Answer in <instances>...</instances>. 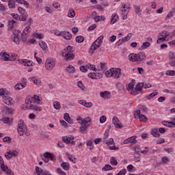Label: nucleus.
<instances>
[{
    "label": "nucleus",
    "mask_w": 175,
    "mask_h": 175,
    "mask_svg": "<svg viewBox=\"0 0 175 175\" xmlns=\"http://www.w3.org/2000/svg\"><path fill=\"white\" fill-rule=\"evenodd\" d=\"M46 154H48L49 159H51V161H53V162L55 161V156L53 155L51 153L49 152H46Z\"/></svg>",
    "instance_id": "obj_47"
},
{
    "label": "nucleus",
    "mask_w": 175,
    "mask_h": 175,
    "mask_svg": "<svg viewBox=\"0 0 175 175\" xmlns=\"http://www.w3.org/2000/svg\"><path fill=\"white\" fill-rule=\"evenodd\" d=\"M114 168L111 167V165L109 164H106L103 168L102 170H105V172H107L108 170H113Z\"/></svg>",
    "instance_id": "obj_38"
},
{
    "label": "nucleus",
    "mask_w": 175,
    "mask_h": 175,
    "mask_svg": "<svg viewBox=\"0 0 175 175\" xmlns=\"http://www.w3.org/2000/svg\"><path fill=\"white\" fill-rule=\"evenodd\" d=\"M75 51V49H73V46L68 45L66 49H64V50L62 53V57H65V55H68V54H72Z\"/></svg>",
    "instance_id": "obj_10"
},
{
    "label": "nucleus",
    "mask_w": 175,
    "mask_h": 175,
    "mask_svg": "<svg viewBox=\"0 0 175 175\" xmlns=\"http://www.w3.org/2000/svg\"><path fill=\"white\" fill-rule=\"evenodd\" d=\"M29 32H31V27L30 26H27L23 31V33H25V35H28V33H29Z\"/></svg>",
    "instance_id": "obj_50"
},
{
    "label": "nucleus",
    "mask_w": 175,
    "mask_h": 175,
    "mask_svg": "<svg viewBox=\"0 0 175 175\" xmlns=\"http://www.w3.org/2000/svg\"><path fill=\"white\" fill-rule=\"evenodd\" d=\"M175 13V11L174 10H172V11H170L166 16L165 17V20H169V18H172V17H173V15Z\"/></svg>",
    "instance_id": "obj_49"
},
{
    "label": "nucleus",
    "mask_w": 175,
    "mask_h": 175,
    "mask_svg": "<svg viewBox=\"0 0 175 175\" xmlns=\"http://www.w3.org/2000/svg\"><path fill=\"white\" fill-rule=\"evenodd\" d=\"M142 88H143L142 86V83H138L136 85L135 88H134V91H133L134 95H137V94H139V91H142Z\"/></svg>",
    "instance_id": "obj_21"
},
{
    "label": "nucleus",
    "mask_w": 175,
    "mask_h": 175,
    "mask_svg": "<svg viewBox=\"0 0 175 175\" xmlns=\"http://www.w3.org/2000/svg\"><path fill=\"white\" fill-rule=\"evenodd\" d=\"M29 81H33L36 85H39L40 83H42V81H40V79L38 77H32L29 78Z\"/></svg>",
    "instance_id": "obj_17"
},
{
    "label": "nucleus",
    "mask_w": 175,
    "mask_h": 175,
    "mask_svg": "<svg viewBox=\"0 0 175 175\" xmlns=\"http://www.w3.org/2000/svg\"><path fill=\"white\" fill-rule=\"evenodd\" d=\"M169 35H170V32L167 31H163L159 34V36H160L161 38H164V39L166 40V38H167V36H169Z\"/></svg>",
    "instance_id": "obj_24"
},
{
    "label": "nucleus",
    "mask_w": 175,
    "mask_h": 175,
    "mask_svg": "<svg viewBox=\"0 0 175 175\" xmlns=\"http://www.w3.org/2000/svg\"><path fill=\"white\" fill-rule=\"evenodd\" d=\"M139 121H142L143 122H147V120H148L146 116L141 114V116L139 118Z\"/></svg>",
    "instance_id": "obj_56"
},
{
    "label": "nucleus",
    "mask_w": 175,
    "mask_h": 175,
    "mask_svg": "<svg viewBox=\"0 0 175 175\" xmlns=\"http://www.w3.org/2000/svg\"><path fill=\"white\" fill-rule=\"evenodd\" d=\"M140 116H142V113L140 112V110H137L134 113V118L139 119L140 118Z\"/></svg>",
    "instance_id": "obj_58"
},
{
    "label": "nucleus",
    "mask_w": 175,
    "mask_h": 175,
    "mask_svg": "<svg viewBox=\"0 0 175 175\" xmlns=\"http://www.w3.org/2000/svg\"><path fill=\"white\" fill-rule=\"evenodd\" d=\"M0 166L1 170H3L4 173H6L7 175H14V173L12 172V170L9 169L8 165H5V162L3 161V159L1 156H0Z\"/></svg>",
    "instance_id": "obj_5"
},
{
    "label": "nucleus",
    "mask_w": 175,
    "mask_h": 175,
    "mask_svg": "<svg viewBox=\"0 0 175 175\" xmlns=\"http://www.w3.org/2000/svg\"><path fill=\"white\" fill-rule=\"evenodd\" d=\"M150 46H151V44L149 42H144L142 45L139 47V50H145V49L150 47Z\"/></svg>",
    "instance_id": "obj_29"
},
{
    "label": "nucleus",
    "mask_w": 175,
    "mask_h": 175,
    "mask_svg": "<svg viewBox=\"0 0 175 175\" xmlns=\"http://www.w3.org/2000/svg\"><path fill=\"white\" fill-rule=\"evenodd\" d=\"M86 145L90 146V150H92L94 148V142L91 140L88 141Z\"/></svg>",
    "instance_id": "obj_62"
},
{
    "label": "nucleus",
    "mask_w": 175,
    "mask_h": 175,
    "mask_svg": "<svg viewBox=\"0 0 175 175\" xmlns=\"http://www.w3.org/2000/svg\"><path fill=\"white\" fill-rule=\"evenodd\" d=\"M8 7L10 9H14L16 8V1L14 0H8Z\"/></svg>",
    "instance_id": "obj_30"
},
{
    "label": "nucleus",
    "mask_w": 175,
    "mask_h": 175,
    "mask_svg": "<svg viewBox=\"0 0 175 175\" xmlns=\"http://www.w3.org/2000/svg\"><path fill=\"white\" fill-rule=\"evenodd\" d=\"M55 67V59L48 58L45 62V68L46 70H53Z\"/></svg>",
    "instance_id": "obj_6"
},
{
    "label": "nucleus",
    "mask_w": 175,
    "mask_h": 175,
    "mask_svg": "<svg viewBox=\"0 0 175 175\" xmlns=\"http://www.w3.org/2000/svg\"><path fill=\"white\" fill-rule=\"evenodd\" d=\"M161 124L164 126H167L168 128H174V126H175V123L173 122L163 121Z\"/></svg>",
    "instance_id": "obj_22"
},
{
    "label": "nucleus",
    "mask_w": 175,
    "mask_h": 175,
    "mask_svg": "<svg viewBox=\"0 0 175 175\" xmlns=\"http://www.w3.org/2000/svg\"><path fill=\"white\" fill-rule=\"evenodd\" d=\"M39 46L40 47H41V49L42 50H47V44H46V42H44V41L43 40H41L40 42H39Z\"/></svg>",
    "instance_id": "obj_33"
},
{
    "label": "nucleus",
    "mask_w": 175,
    "mask_h": 175,
    "mask_svg": "<svg viewBox=\"0 0 175 175\" xmlns=\"http://www.w3.org/2000/svg\"><path fill=\"white\" fill-rule=\"evenodd\" d=\"M67 155H68V158L69 161H70L73 163H76V161H77L76 157H75L69 154H67Z\"/></svg>",
    "instance_id": "obj_53"
},
{
    "label": "nucleus",
    "mask_w": 175,
    "mask_h": 175,
    "mask_svg": "<svg viewBox=\"0 0 175 175\" xmlns=\"http://www.w3.org/2000/svg\"><path fill=\"white\" fill-rule=\"evenodd\" d=\"M0 60L4 61L5 62H8L10 61V55L6 52H1L0 53Z\"/></svg>",
    "instance_id": "obj_11"
},
{
    "label": "nucleus",
    "mask_w": 175,
    "mask_h": 175,
    "mask_svg": "<svg viewBox=\"0 0 175 175\" xmlns=\"http://www.w3.org/2000/svg\"><path fill=\"white\" fill-rule=\"evenodd\" d=\"M64 118L65 121L68 122V124H73V120H70V116H69V113H64Z\"/></svg>",
    "instance_id": "obj_26"
},
{
    "label": "nucleus",
    "mask_w": 175,
    "mask_h": 175,
    "mask_svg": "<svg viewBox=\"0 0 175 175\" xmlns=\"http://www.w3.org/2000/svg\"><path fill=\"white\" fill-rule=\"evenodd\" d=\"M18 12H19V13L21 14L22 15L27 14V12H25V10H24L21 7L18 8Z\"/></svg>",
    "instance_id": "obj_63"
},
{
    "label": "nucleus",
    "mask_w": 175,
    "mask_h": 175,
    "mask_svg": "<svg viewBox=\"0 0 175 175\" xmlns=\"http://www.w3.org/2000/svg\"><path fill=\"white\" fill-rule=\"evenodd\" d=\"M101 44L102 43L95 40L90 47V51H89L90 54H94V51H95V50H98V49L100 47Z\"/></svg>",
    "instance_id": "obj_9"
},
{
    "label": "nucleus",
    "mask_w": 175,
    "mask_h": 175,
    "mask_svg": "<svg viewBox=\"0 0 175 175\" xmlns=\"http://www.w3.org/2000/svg\"><path fill=\"white\" fill-rule=\"evenodd\" d=\"M54 109L56 110H61V103L59 101H55L53 103Z\"/></svg>",
    "instance_id": "obj_31"
},
{
    "label": "nucleus",
    "mask_w": 175,
    "mask_h": 175,
    "mask_svg": "<svg viewBox=\"0 0 175 175\" xmlns=\"http://www.w3.org/2000/svg\"><path fill=\"white\" fill-rule=\"evenodd\" d=\"M61 167L64 170H69L70 169V165H69V163H66V162H63L61 164Z\"/></svg>",
    "instance_id": "obj_28"
},
{
    "label": "nucleus",
    "mask_w": 175,
    "mask_h": 175,
    "mask_svg": "<svg viewBox=\"0 0 175 175\" xmlns=\"http://www.w3.org/2000/svg\"><path fill=\"white\" fill-rule=\"evenodd\" d=\"M100 20L104 21V20H106V18L105 16H96L94 17L95 23H98V21H100Z\"/></svg>",
    "instance_id": "obj_37"
},
{
    "label": "nucleus",
    "mask_w": 175,
    "mask_h": 175,
    "mask_svg": "<svg viewBox=\"0 0 175 175\" xmlns=\"http://www.w3.org/2000/svg\"><path fill=\"white\" fill-rule=\"evenodd\" d=\"M10 92L5 90L4 89H0V96H3V102L8 105V106H12L13 103H14V101L13 100V98L10 96Z\"/></svg>",
    "instance_id": "obj_2"
},
{
    "label": "nucleus",
    "mask_w": 175,
    "mask_h": 175,
    "mask_svg": "<svg viewBox=\"0 0 175 175\" xmlns=\"http://www.w3.org/2000/svg\"><path fill=\"white\" fill-rule=\"evenodd\" d=\"M100 69H98L99 71L102 70L103 72H105L106 70V64L105 63H100Z\"/></svg>",
    "instance_id": "obj_54"
},
{
    "label": "nucleus",
    "mask_w": 175,
    "mask_h": 175,
    "mask_svg": "<svg viewBox=\"0 0 175 175\" xmlns=\"http://www.w3.org/2000/svg\"><path fill=\"white\" fill-rule=\"evenodd\" d=\"M36 171L37 175H51V174H50V172L45 170H42L38 166L36 167Z\"/></svg>",
    "instance_id": "obj_13"
},
{
    "label": "nucleus",
    "mask_w": 175,
    "mask_h": 175,
    "mask_svg": "<svg viewBox=\"0 0 175 175\" xmlns=\"http://www.w3.org/2000/svg\"><path fill=\"white\" fill-rule=\"evenodd\" d=\"M19 155L18 151L17 150H9L5 154V157L6 159H12L13 157L14 158L17 157Z\"/></svg>",
    "instance_id": "obj_7"
},
{
    "label": "nucleus",
    "mask_w": 175,
    "mask_h": 175,
    "mask_svg": "<svg viewBox=\"0 0 175 175\" xmlns=\"http://www.w3.org/2000/svg\"><path fill=\"white\" fill-rule=\"evenodd\" d=\"M100 96L103 98V99H109L110 97V92L109 91L100 92Z\"/></svg>",
    "instance_id": "obj_19"
},
{
    "label": "nucleus",
    "mask_w": 175,
    "mask_h": 175,
    "mask_svg": "<svg viewBox=\"0 0 175 175\" xmlns=\"http://www.w3.org/2000/svg\"><path fill=\"white\" fill-rule=\"evenodd\" d=\"M113 68H110L109 70L105 72V75L107 77H112Z\"/></svg>",
    "instance_id": "obj_48"
},
{
    "label": "nucleus",
    "mask_w": 175,
    "mask_h": 175,
    "mask_svg": "<svg viewBox=\"0 0 175 175\" xmlns=\"http://www.w3.org/2000/svg\"><path fill=\"white\" fill-rule=\"evenodd\" d=\"M35 65V63L31 60H26L25 64H24V66H33Z\"/></svg>",
    "instance_id": "obj_52"
},
{
    "label": "nucleus",
    "mask_w": 175,
    "mask_h": 175,
    "mask_svg": "<svg viewBox=\"0 0 175 175\" xmlns=\"http://www.w3.org/2000/svg\"><path fill=\"white\" fill-rule=\"evenodd\" d=\"M103 143H105V144H107V146H109L110 144H113V143H114V139L113 138L104 139Z\"/></svg>",
    "instance_id": "obj_39"
},
{
    "label": "nucleus",
    "mask_w": 175,
    "mask_h": 175,
    "mask_svg": "<svg viewBox=\"0 0 175 175\" xmlns=\"http://www.w3.org/2000/svg\"><path fill=\"white\" fill-rule=\"evenodd\" d=\"M77 120V121H79V124H83L85 125H88V123L91 122V118L90 117L85 118L84 119L83 118L79 117V118Z\"/></svg>",
    "instance_id": "obj_14"
},
{
    "label": "nucleus",
    "mask_w": 175,
    "mask_h": 175,
    "mask_svg": "<svg viewBox=\"0 0 175 175\" xmlns=\"http://www.w3.org/2000/svg\"><path fill=\"white\" fill-rule=\"evenodd\" d=\"M134 9H135V12L136 13V14H138V16H140V13H142V10L140 9V6L137 5H134L133 6Z\"/></svg>",
    "instance_id": "obj_32"
},
{
    "label": "nucleus",
    "mask_w": 175,
    "mask_h": 175,
    "mask_svg": "<svg viewBox=\"0 0 175 175\" xmlns=\"http://www.w3.org/2000/svg\"><path fill=\"white\" fill-rule=\"evenodd\" d=\"M110 164L113 166H117L118 165V162L117 161V159L116 157H112L110 159Z\"/></svg>",
    "instance_id": "obj_34"
},
{
    "label": "nucleus",
    "mask_w": 175,
    "mask_h": 175,
    "mask_svg": "<svg viewBox=\"0 0 175 175\" xmlns=\"http://www.w3.org/2000/svg\"><path fill=\"white\" fill-rule=\"evenodd\" d=\"M129 59L131 62H140L143 59H146V53L144 52H140L139 53H131L128 56Z\"/></svg>",
    "instance_id": "obj_3"
},
{
    "label": "nucleus",
    "mask_w": 175,
    "mask_h": 175,
    "mask_svg": "<svg viewBox=\"0 0 175 175\" xmlns=\"http://www.w3.org/2000/svg\"><path fill=\"white\" fill-rule=\"evenodd\" d=\"M17 131L20 136H23L24 134L27 136H29V133L27 131V125L24 124V120H23L18 121Z\"/></svg>",
    "instance_id": "obj_4"
},
{
    "label": "nucleus",
    "mask_w": 175,
    "mask_h": 175,
    "mask_svg": "<svg viewBox=\"0 0 175 175\" xmlns=\"http://www.w3.org/2000/svg\"><path fill=\"white\" fill-rule=\"evenodd\" d=\"M42 100V97L40 96L34 95L33 97L27 98V105L29 106V109L31 110H35V111L39 112L42 111V107L39 106H36L35 105H42L40 103Z\"/></svg>",
    "instance_id": "obj_1"
},
{
    "label": "nucleus",
    "mask_w": 175,
    "mask_h": 175,
    "mask_svg": "<svg viewBox=\"0 0 175 175\" xmlns=\"http://www.w3.org/2000/svg\"><path fill=\"white\" fill-rule=\"evenodd\" d=\"M5 114H13V109L5 107Z\"/></svg>",
    "instance_id": "obj_59"
},
{
    "label": "nucleus",
    "mask_w": 175,
    "mask_h": 175,
    "mask_svg": "<svg viewBox=\"0 0 175 175\" xmlns=\"http://www.w3.org/2000/svg\"><path fill=\"white\" fill-rule=\"evenodd\" d=\"M112 77L114 79H120V76H121V70L120 68H112Z\"/></svg>",
    "instance_id": "obj_12"
},
{
    "label": "nucleus",
    "mask_w": 175,
    "mask_h": 175,
    "mask_svg": "<svg viewBox=\"0 0 175 175\" xmlns=\"http://www.w3.org/2000/svg\"><path fill=\"white\" fill-rule=\"evenodd\" d=\"M117 20H118V15L116 14L111 18L110 24H116V23H117Z\"/></svg>",
    "instance_id": "obj_42"
},
{
    "label": "nucleus",
    "mask_w": 175,
    "mask_h": 175,
    "mask_svg": "<svg viewBox=\"0 0 175 175\" xmlns=\"http://www.w3.org/2000/svg\"><path fill=\"white\" fill-rule=\"evenodd\" d=\"M66 70L68 73H75V67L72 65H69L66 68Z\"/></svg>",
    "instance_id": "obj_35"
},
{
    "label": "nucleus",
    "mask_w": 175,
    "mask_h": 175,
    "mask_svg": "<svg viewBox=\"0 0 175 175\" xmlns=\"http://www.w3.org/2000/svg\"><path fill=\"white\" fill-rule=\"evenodd\" d=\"M112 122L116 128H124V126L121 124V122H120V120H118V118L117 117H113Z\"/></svg>",
    "instance_id": "obj_16"
},
{
    "label": "nucleus",
    "mask_w": 175,
    "mask_h": 175,
    "mask_svg": "<svg viewBox=\"0 0 175 175\" xmlns=\"http://www.w3.org/2000/svg\"><path fill=\"white\" fill-rule=\"evenodd\" d=\"M129 143H131L132 144H136V143H137V140H136V136L129 137L127 139L124 141V144H129Z\"/></svg>",
    "instance_id": "obj_15"
},
{
    "label": "nucleus",
    "mask_w": 175,
    "mask_h": 175,
    "mask_svg": "<svg viewBox=\"0 0 175 175\" xmlns=\"http://www.w3.org/2000/svg\"><path fill=\"white\" fill-rule=\"evenodd\" d=\"M76 16V13L75 12V10H73L72 8H71L69 12H68V17H75Z\"/></svg>",
    "instance_id": "obj_45"
},
{
    "label": "nucleus",
    "mask_w": 175,
    "mask_h": 175,
    "mask_svg": "<svg viewBox=\"0 0 175 175\" xmlns=\"http://www.w3.org/2000/svg\"><path fill=\"white\" fill-rule=\"evenodd\" d=\"M75 137L72 135L62 137V140L66 144L70 143L72 146H76V142L73 141Z\"/></svg>",
    "instance_id": "obj_8"
},
{
    "label": "nucleus",
    "mask_w": 175,
    "mask_h": 175,
    "mask_svg": "<svg viewBox=\"0 0 175 175\" xmlns=\"http://www.w3.org/2000/svg\"><path fill=\"white\" fill-rule=\"evenodd\" d=\"M36 54H38V53L35 52L34 53V58L36 59V60L37 61V62L40 64L42 65L43 64V62L42 61V59L40 57H38L36 56Z\"/></svg>",
    "instance_id": "obj_44"
},
{
    "label": "nucleus",
    "mask_w": 175,
    "mask_h": 175,
    "mask_svg": "<svg viewBox=\"0 0 175 175\" xmlns=\"http://www.w3.org/2000/svg\"><path fill=\"white\" fill-rule=\"evenodd\" d=\"M66 61H72V59H75V54L74 53H70L67 55H64Z\"/></svg>",
    "instance_id": "obj_25"
},
{
    "label": "nucleus",
    "mask_w": 175,
    "mask_h": 175,
    "mask_svg": "<svg viewBox=\"0 0 175 175\" xmlns=\"http://www.w3.org/2000/svg\"><path fill=\"white\" fill-rule=\"evenodd\" d=\"M170 66L174 67L175 66V59H170Z\"/></svg>",
    "instance_id": "obj_64"
},
{
    "label": "nucleus",
    "mask_w": 175,
    "mask_h": 175,
    "mask_svg": "<svg viewBox=\"0 0 175 175\" xmlns=\"http://www.w3.org/2000/svg\"><path fill=\"white\" fill-rule=\"evenodd\" d=\"M150 133L152 135V136H154V137H159L161 136V134H159V131L157 128L152 129Z\"/></svg>",
    "instance_id": "obj_23"
},
{
    "label": "nucleus",
    "mask_w": 175,
    "mask_h": 175,
    "mask_svg": "<svg viewBox=\"0 0 175 175\" xmlns=\"http://www.w3.org/2000/svg\"><path fill=\"white\" fill-rule=\"evenodd\" d=\"M25 85L24 83H18L15 85L14 88L15 90H23V88H25Z\"/></svg>",
    "instance_id": "obj_41"
},
{
    "label": "nucleus",
    "mask_w": 175,
    "mask_h": 175,
    "mask_svg": "<svg viewBox=\"0 0 175 175\" xmlns=\"http://www.w3.org/2000/svg\"><path fill=\"white\" fill-rule=\"evenodd\" d=\"M134 159L135 162H140L142 157H140V154L139 153H134Z\"/></svg>",
    "instance_id": "obj_40"
},
{
    "label": "nucleus",
    "mask_w": 175,
    "mask_h": 175,
    "mask_svg": "<svg viewBox=\"0 0 175 175\" xmlns=\"http://www.w3.org/2000/svg\"><path fill=\"white\" fill-rule=\"evenodd\" d=\"M1 121H3L4 124H8L9 125H10V124H12V121H13V119L10 118L5 117L1 119Z\"/></svg>",
    "instance_id": "obj_27"
},
{
    "label": "nucleus",
    "mask_w": 175,
    "mask_h": 175,
    "mask_svg": "<svg viewBox=\"0 0 175 175\" xmlns=\"http://www.w3.org/2000/svg\"><path fill=\"white\" fill-rule=\"evenodd\" d=\"M14 37H20V35L21 34V32H20V30L15 29L12 31Z\"/></svg>",
    "instance_id": "obj_55"
},
{
    "label": "nucleus",
    "mask_w": 175,
    "mask_h": 175,
    "mask_svg": "<svg viewBox=\"0 0 175 175\" xmlns=\"http://www.w3.org/2000/svg\"><path fill=\"white\" fill-rule=\"evenodd\" d=\"M23 110H27V109H29V105H28V99L25 100V103L22 105Z\"/></svg>",
    "instance_id": "obj_57"
},
{
    "label": "nucleus",
    "mask_w": 175,
    "mask_h": 175,
    "mask_svg": "<svg viewBox=\"0 0 175 175\" xmlns=\"http://www.w3.org/2000/svg\"><path fill=\"white\" fill-rule=\"evenodd\" d=\"M56 172H57V174H59V175H66V173L65 172H64L62 170V169H61V168H57L56 170Z\"/></svg>",
    "instance_id": "obj_60"
},
{
    "label": "nucleus",
    "mask_w": 175,
    "mask_h": 175,
    "mask_svg": "<svg viewBox=\"0 0 175 175\" xmlns=\"http://www.w3.org/2000/svg\"><path fill=\"white\" fill-rule=\"evenodd\" d=\"M10 58L11 59L10 61H16L18 58V56L16 54H11V55H10Z\"/></svg>",
    "instance_id": "obj_61"
},
{
    "label": "nucleus",
    "mask_w": 175,
    "mask_h": 175,
    "mask_svg": "<svg viewBox=\"0 0 175 175\" xmlns=\"http://www.w3.org/2000/svg\"><path fill=\"white\" fill-rule=\"evenodd\" d=\"M42 159V161H44V162H45V163H47L49 162V161H50V159H49V154H46V152H45L44 154Z\"/></svg>",
    "instance_id": "obj_46"
},
{
    "label": "nucleus",
    "mask_w": 175,
    "mask_h": 175,
    "mask_svg": "<svg viewBox=\"0 0 175 175\" xmlns=\"http://www.w3.org/2000/svg\"><path fill=\"white\" fill-rule=\"evenodd\" d=\"M62 36H63L64 39H66V40H70V39H72V35L69 31H62Z\"/></svg>",
    "instance_id": "obj_20"
},
{
    "label": "nucleus",
    "mask_w": 175,
    "mask_h": 175,
    "mask_svg": "<svg viewBox=\"0 0 175 175\" xmlns=\"http://www.w3.org/2000/svg\"><path fill=\"white\" fill-rule=\"evenodd\" d=\"M75 41L77 42V43H83V42H84V36H77L75 38Z\"/></svg>",
    "instance_id": "obj_36"
},
{
    "label": "nucleus",
    "mask_w": 175,
    "mask_h": 175,
    "mask_svg": "<svg viewBox=\"0 0 175 175\" xmlns=\"http://www.w3.org/2000/svg\"><path fill=\"white\" fill-rule=\"evenodd\" d=\"M141 85L142 88H151V85L150 83H147L146 81H144L142 83H141Z\"/></svg>",
    "instance_id": "obj_43"
},
{
    "label": "nucleus",
    "mask_w": 175,
    "mask_h": 175,
    "mask_svg": "<svg viewBox=\"0 0 175 175\" xmlns=\"http://www.w3.org/2000/svg\"><path fill=\"white\" fill-rule=\"evenodd\" d=\"M90 126V124H84L83 123H81V126L79 128V131L81 133H85L87 132V129Z\"/></svg>",
    "instance_id": "obj_18"
},
{
    "label": "nucleus",
    "mask_w": 175,
    "mask_h": 175,
    "mask_svg": "<svg viewBox=\"0 0 175 175\" xmlns=\"http://www.w3.org/2000/svg\"><path fill=\"white\" fill-rule=\"evenodd\" d=\"M157 95H158V92H155L151 93L149 95H148L146 96V98H147V99H152V98L157 96Z\"/></svg>",
    "instance_id": "obj_51"
}]
</instances>
